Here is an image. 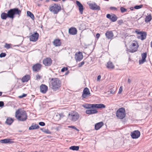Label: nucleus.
Segmentation results:
<instances>
[{
    "instance_id": "f257e3e1",
    "label": "nucleus",
    "mask_w": 152,
    "mask_h": 152,
    "mask_svg": "<svg viewBox=\"0 0 152 152\" xmlns=\"http://www.w3.org/2000/svg\"><path fill=\"white\" fill-rule=\"evenodd\" d=\"M61 81L57 78H52L50 83V87L54 91L59 90L61 86Z\"/></svg>"
},
{
    "instance_id": "f03ea898",
    "label": "nucleus",
    "mask_w": 152,
    "mask_h": 152,
    "mask_svg": "<svg viewBox=\"0 0 152 152\" xmlns=\"http://www.w3.org/2000/svg\"><path fill=\"white\" fill-rule=\"evenodd\" d=\"M15 117L18 120L20 121H25L28 117L26 111L22 110L20 109H18L16 111Z\"/></svg>"
},
{
    "instance_id": "7ed1b4c3",
    "label": "nucleus",
    "mask_w": 152,
    "mask_h": 152,
    "mask_svg": "<svg viewBox=\"0 0 152 152\" xmlns=\"http://www.w3.org/2000/svg\"><path fill=\"white\" fill-rule=\"evenodd\" d=\"M21 11L18 8H15L10 10L7 12L8 18L13 19L15 15H18L19 17L21 14Z\"/></svg>"
},
{
    "instance_id": "20e7f679",
    "label": "nucleus",
    "mask_w": 152,
    "mask_h": 152,
    "mask_svg": "<svg viewBox=\"0 0 152 152\" xmlns=\"http://www.w3.org/2000/svg\"><path fill=\"white\" fill-rule=\"evenodd\" d=\"M79 118V115L77 112L72 111L68 114V118L72 121L75 122L78 120Z\"/></svg>"
},
{
    "instance_id": "39448f33",
    "label": "nucleus",
    "mask_w": 152,
    "mask_h": 152,
    "mask_svg": "<svg viewBox=\"0 0 152 152\" xmlns=\"http://www.w3.org/2000/svg\"><path fill=\"white\" fill-rule=\"evenodd\" d=\"M125 110L123 107L119 108L116 111V116L119 119H123L125 116Z\"/></svg>"
},
{
    "instance_id": "423d86ee",
    "label": "nucleus",
    "mask_w": 152,
    "mask_h": 152,
    "mask_svg": "<svg viewBox=\"0 0 152 152\" xmlns=\"http://www.w3.org/2000/svg\"><path fill=\"white\" fill-rule=\"evenodd\" d=\"M61 7L60 5L57 4H54L51 6L49 8V10L54 14H57L61 10Z\"/></svg>"
},
{
    "instance_id": "0eeeda50",
    "label": "nucleus",
    "mask_w": 152,
    "mask_h": 152,
    "mask_svg": "<svg viewBox=\"0 0 152 152\" xmlns=\"http://www.w3.org/2000/svg\"><path fill=\"white\" fill-rule=\"evenodd\" d=\"M138 45L137 42L132 43L129 47L128 51L131 53H134L138 49Z\"/></svg>"
},
{
    "instance_id": "6e6552de",
    "label": "nucleus",
    "mask_w": 152,
    "mask_h": 152,
    "mask_svg": "<svg viewBox=\"0 0 152 152\" xmlns=\"http://www.w3.org/2000/svg\"><path fill=\"white\" fill-rule=\"evenodd\" d=\"M75 58L77 61H80L83 58L82 53L80 52H76L75 54Z\"/></svg>"
},
{
    "instance_id": "1a4fd4ad",
    "label": "nucleus",
    "mask_w": 152,
    "mask_h": 152,
    "mask_svg": "<svg viewBox=\"0 0 152 152\" xmlns=\"http://www.w3.org/2000/svg\"><path fill=\"white\" fill-rule=\"evenodd\" d=\"M91 93L88 88H85L83 91L82 97L83 98H86L87 97L90 96Z\"/></svg>"
},
{
    "instance_id": "9d476101",
    "label": "nucleus",
    "mask_w": 152,
    "mask_h": 152,
    "mask_svg": "<svg viewBox=\"0 0 152 152\" xmlns=\"http://www.w3.org/2000/svg\"><path fill=\"white\" fill-rule=\"evenodd\" d=\"M39 36V34L37 32H36L29 36L30 40L31 41L35 42L38 40Z\"/></svg>"
},
{
    "instance_id": "9b49d317",
    "label": "nucleus",
    "mask_w": 152,
    "mask_h": 152,
    "mask_svg": "<svg viewBox=\"0 0 152 152\" xmlns=\"http://www.w3.org/2000/svg\"><path fill=\"white\" fill-rule=\"evenodd\" d=\"M43 64L46 66H49L52 64V60L50 58H47L43 61Z\"/></svg>"
},
{
    "instance_id": "f8f14e48",
    "label": "nucleus",
    "mask_w": 152,
    "mask_h": 152,
    "mask_svg": "<svg viewBox=\"0 0 152 152\" xmlns=\"http://www.w3.org/2000/svg\"><path fill=\"white\" fill-rule=\"evenodd\" d=\"M90 9L94 10H99L100 9V7L97 5L95 3L88 4Z\"/></svg>"
},
{
    "instance_id": "ddd939ff",
    "label": "nucleus",
    "mask_w": 152,
    "mask_h": 152,
    "mask_svg": "<svg viewBox=\"0 0 152 152\" xmlns=\"http://www.w3.org/2000/svg\"><path fill=\"white\" fill-rule=\"evenodd\" d=\"M136 33L140 34V36L137 37V38L140 39L142 40H143L145 39L146 38V33L145 32H138L137 31H136Z\"/></svg>"
},
{
    "instance_id": "4468645a",
    "label": "nucleus",
    "mask_w": 152,
    "mask_h": 152,
    "mask_svg": "<svg viewBox=\"0 0 152 152\" xmlns=\"http://www.w3.org/2000/svg\"><path fill=\"white\" fill-rule=\"evenodd\" d=\"M131 135L133 139L138 138L140 135V132L138 130H135L131 133Z\"/></svg>"
},
{
    "instance_id": "2eb2a0df",
    "label": "nucleus",
    "mask_w": 152,
    "mask_h": 152,
    "mask_svg": "<svg viewBox=\"0 0 152 152\" xmlns=\"http://www.w3.org/2000/svg\"><path fill=\"white\" fill-rule=\"evenodd\" d=\"M106 38L108 39L112 40L114 37L113 34L111 31H107L105 34Z\"/></svg>"
},
{
    "instance_id": "dca6fc26",
    "label": "nucleus",
    "mask_w": 152,
    "mask_h": 152,
    "mask_svg": "<svg viewBox=\"0 0 152 152\" xmlns=\"http://www.w3.org/2000/svg\"><path fill=\"white\" fill-rule=\"evenodd\" d=\"M106 17L113 22L115 21L117 19V17L115 14L111 15L110 14H107L106 15Z\"/></svg>"
},
{
    "instance_id": "f3484780",
    "label": "nucleus",
    "mask_w": 152,
    "mask_h": 152,
    "mask_svg": "<svg viewBox=\"0 0 152 152\" xmlns=\"http://www.w3.org/2000/svg\"><path fill=\"white\" fill-rule=\"evenodd\" d=\"M41 67L42 65L39 63H37L33 66V70L34 72H38L40 70Z\"/></svg>"
},
{
    "instance_id": "a211bd4d",
    "label": "nucleus",
    "mask_w": 152,
    "mask_h": 152,
    "mask_svg": "<svg viewBox=\"0 0 152 152\" xmlns=\"http://www.w3.org/2000/svg\"><path fill=\"white\" fill-rule=\"evenodd\" d=\"M40 91L43 94H45L48 90V87L45 84H42L40 87Z\"/></svg>"
},
{
    "instance_id": "6ab92c4d",
    "label": "nucleus",
    "mask_w": 152,
    "mask_h": 152,
    "mask_svg": "<svg viewBox=\"0 0 152 152\" xmlns=\"http://www.w3.org/2000/svg\"><path fill=\"white\" fill-rule=\"evenodd\" d=\"M147 55V54L146 53H143L141 54L142 59L140 60L139 61V63L140 64H142L146 61V60L145 58L146 57Z\"/></svg>"
},
{
    "instance_id": "aec40b11",
    "label": "nucleus",
    "mask_w": 152,
    "mask_h": 152,
    "mask_svg": "<svg viewBox=\"0 0 152 152\" xmlns=\"http://www.w3.org/2000/svg\"><path fill=\"white\" fill-rule=\"evenodd\" d=\"M76 4L78 7L80 13L81 14H83L84 10L83 5L79 1H76Z\"/></svg>"
},
{
    "instance_id": "412c9836",
    "label": "nucleus",
    "mask_w": 152,
    "mask_h": 152,
    "mask_svg": "<svg viewBox=\"0 0 152 152\" xmlns=\"http://www.w3.org/2000/svg\"><path fill=\"white\" fill-rule=\"evenodd\" d=\"M0 142L2 143H13V141L12 139H6L1 140Z\"/></svg>"
},
{
    "instance_id": "4be33fe9",
    "label": "nucleus",
    "mask_w": 152,
    "mask_h": 152,
    "mask_svg": "<svg viewBox=\"0 0 152 152\" xmlns=\"http://www.w3.org/2000/svg\"><path fill=\"white\" fill-rule=\"evenodd\" d=\"M69 34L72 35H74L77 34V30L75 28H71L69 29Z\"/></svg>"
},
{
    "instance_id": "5701e85b",
    "label": "nucleus",
    "mask_w": 152,
    "mask_h": 152,
    "mask_svg": "<svg viewBox=\"0 0 152 152\" xmlns=\"http://www.w3.org/2000/svg\"><path fill=\"white\" fill-rule=\"evenodd\" d=\"M86 113L88 114H92L98 113V111L95 109L88 110H86Z\"/></svg>"
},
{
    "instance_id": "b1692460",
    "label": "nucleus",
    "mask_w": 152,
    "mask_h": 152,
    "mask_svg": "<svg viewBox=\"0 0 152 152\" xmlns=\"http://www.w3.org/2000/svg\"><path fill=\"white\" fill-rule=\"evenodd\" d=\"M103 125V123L102 122H101L96 123L95 125V129L96 130H98L100 129Z\"/></svg>"
},
{
    "instance_id": "393cba45",
    "label": "nucleus",
    "mask_w": 152,
    "mask_h": 152,
    "mask_svg": "<svg viewBox=\"0 0 152 152\" xmlns=\"http://www.w3.org/2000/svg\"><path fill=\"white\" fill-rule=\"evenodd\" d=\"M30 77L29 75H26L24 76L22 78V81L23 83L27 82L30 79Z\"/></svg>"
},
{
    "instance_id": "a878e982",
    "label": "nucleus",
    "mask_w": 152,
    "mask_h": 152,
    "mask_svg": "<svg viewBox=\"0 0 152 152\" xmlns=\"http://www.w3.org/2000/svg\"><path fill=\"white\" fill-rule=\"evenodd\" d=\"M53 44L54 46L57 47L61 45V42L59 39H56L53 41Z\"/></svg>"
},
{
    "instance_id": "bb28decb",
    "label": "nucleus",
    "mask_w": 152,
    "mask_h": 152,
    "mask_svg": "<svg viewBox=\"0 0 152 152\" xmlns=\"http://www.w3.org/2000/svg\"><path fill=\"white\" fill-rule=\"evenodd\" d=\"M14 120L10 118H8L6 121V123L8 125H10L13 122Z\"/></svg>"
},
{
    "instance_id": "cd10ccee",
    "label": "nucleus",
    "mask_w": 152,
    "mask_h": 152,
    "mask_svg": "<svg viewBox=\"0 0 152 152\" xmlns=\"http://www.w3.org/2000/svg\"><path fill=\"white\" fill-rule=\"evenodd\" d=\"M1 17L3 20H6L7 18H8V16L7 13L3 12L1 15Z\"/></svg>"
},
{
    "instance_id": "c85d7f7f",
    "label": "nucleus",
    "mask_w": 152,
    "mask_h": 152,
    "mask_svg": "<svg viewBox=\"0 0 152 152\" xmlns=\"http://www.w3.org/2000/svg\"><path fill=\"white\" fill-rule=\"evenodd\" d=\"M107 67L108 68L110 69H113L114 68V66L111 61H109L107 62Z\"/></svg>"
},
{
    "instance_id": "c756f323",
    "label": "nucleus",
    "mask_w": 152,
    "mask_h": 152,
    "mask_svg": "<svg viewBox=\"0 0 152 152\" xmlns=\"http://www.w3.org/2000/svg\"><path fill=\"white\" fill-rule=\"evenodd\" d=\"M39 126L37 124H35L34 125H32L29 128V130H33L39 129Z\"/></svg>"
},
{
    "instance_id": "7c9ffc66",
    "label": "nucleus",
    "mask_w": 152,
    "mask_h": 152,
    "mask_svg": "<svg viewBox=\"0 0 152 152\" xmlns=\"http://www.w3.org/2000/svg\"><path fill=\"white\" fill-rule=\"evenodd\" d=\"M152 17L151 15L146 16L145 18V21L146 23H148L150 22L151 20Z\"/></svg>"
},
{
    "instance_id": "2f4dec72",
    "label": "nucleus",
    "mask_w": 152,
    "mask_h": 152,
    "mask_svg": "<svg viewBox=\"0 0 152 152\" xmlns=\"http://www.w3.org/2000/svg\"><path fill=\"white\" fill-rule=\"evenodd\" d=\"M79 147L78 146H73L69 147V149L73 151H78L79 150Z\"/></svg>"
},
{
    "instance_id": "473e14b6",
    "label": "nucleus",
    "mask_w": 152,
    "mask_h": 152,
    "mask_svg": "<svg viewBox=\"0 0 152 152\" xmlns=\"http://www.w3.org/2000/svg\"><path fill=\"white\" fill-rule=\"evenodd\" d=\"M27 15L30 17L32 20H34V15L31 12L28 11L27 12Z\"/></svg>"
},
{
    "instance_id": "72a5a7b5",
    "label": "nucleus",
    "mask_w": 152,
    "mask_h": 152,
    "mask_svg": "<svg viewBox=\"0 0 152 152\" xmlns=\"http://www.w3.org/2000/svg\"><path fill=\"white\" fill-rule=\"evenodd\" d=\"M97 108H105L106 107V106L102 104H97Z\"/></svg>"
},
{
    "instance_id": "f704fd0d",
    "label": "nucleus",
    "mask_w": 152,
    "mask_h": 152,
    "mask_svg": "<svg viewBox=\"0 0 152 152\" xmlns=\"http://www.w3.org/2000/svg\"><path fill=\"white\" fill-rule=\"evenodd\" d=\"M83 106L86 109L91 108V104H86L83 105Z\"/></svg>"
},
{
    "instance_id": "c9c22d12",
    "label": "nucleus",
    "mask_w": 152,
    "mask_h": 152,
    "mask_svg": "<svg viewBox=\"0 0 152 152\" xmlns=\"http://www.w3.org/2000/svg\"><path fill=\"white\" fill-rule=\"evenodd\" d=\"M120 10L122 13L125 12L127 11V9L123 7H121L120 8Z\"/></svg>"
},
{
    "instance_id": "e433bc0d",
    "label": "nucleus",
    "mask_w": 152,
    "mask_h": 152,
    "mask_svg": "<svg viewBox=\"0 0 152 152\" xmlns=\"http://www.w3.org/2000/svg\"><path fill=\"white\" fill-rule=\"evenodd\" d=\"M143 6L142 5H137L134 7V8L136 9H140Z\"/></svg>"
},
{
    "instance_id": "4c0bfd02",
    "label": "nucleus",
    "mask_w": 152,
    "mask_h": 152,
    "mask_svg": "<svg viewBox=\"0 0 152 152\" xmlns=\"http://www.w3.org/2000/svg\"><path fill=\"white\" fill-rule=\"evenodd\" d=\"M10 44L6 43L4 47L7 49H9L10 48Z\"/></svg>"
},
{
    "instance_id": "58836bf2",
    "label": "nucleus",
    "mask_w": 152,
    "mask_h": 152,
    "mask_svg": "<svg viewBox=\"0 0 152 152\" xmlns=\"http://www.w3.org/2000/svg\"><path fill=\"white\" fill-rule=\"evenodd\" d=\"M6 55V54L5 53H1L0 54V57L2 58L5 57Z\"/></svg>"
},
{
    "instance_id": "ea45409f",
    "label": "nucleus",
    "mask_w": 152,
    "mask_h": 152,
    "mask_svg": "<svg viewBox=\"0 0 152 152\" xmlns=\"http://www.w3.org/2000/svg\"><path fill=\"white\" fill-rule=\"evenodd\" d=\"M97 104H91V108H97Z\"/></svg>"
},
{
    "instance_id": "a19ab883",
    "label": "nucleus",
    "mask_w": 152,
    "mask_h": 152,
    "mask_svg": "<svg viewBox=\"0 0 152 152\" xmlns=\"http://www.w3.org/2000/svg\"><path fill=\"white\" fill-rule=\"evenodd\" d=\"M84 63L85 62L84 61H82L78 64V66L79 67H81L84 64Z\"/></svg>"
},
{
    "instance_id": "79ce46f5",
    "label": "nucleus",
    "mask_w": 152,
    "mask_h": 152,
    "mask_svg": "<svg viewBox=\"0 0 152 152\" xmlns=\"http://www.w3.org/2000/svg\"><path fill=\"white\" fill-rule=\"evenodd\" d=\"M69 127L70 128H71L73 129H75V130H76L77 131H79V130L78 129H77L74 126H69Z\"/></svg>"
},
{
    "instance_id": "37998d69",
    "label": "nucleus",
    "mask_w": 152,
    "mask_h": 152,
    "mask_svg": "<svg viewBox=\"0 0 152 152\" xmlns=\"http://www.w3.org/2000/svg\"><path fill=\"white\" fill-rule=\"evenodd\" d=\"M67 69L68 68L67 67H64L61 69V72H63L67 70Z\"/></svg>"
},
{
    "instance_id": "c03bdc74",
    "label": "nucleus",
    "mask_w": 152,
    "mask_h": 152,
    "mask_svg": "<svg viewBox=\"0 0 152 152\" xmlns=\"http://www.w3.org/2000/svg\"><path fill=\"white\" fill-rule=\"evenodd\" d=\"M26 94H23L22 95L20 96H19V98H22L24 97H25L26 96Z\"/></svg>"
},
{
    "instance_id": "a18cd8bd",
    "label": "nucleus",
    "mask_w": 152,
    "mask_h": 152,
    "mask_svg": "<svg viewBox=\"0 0 152 152\" xmlns=\"http://www.w3.org/2000/svg\"><path fill=\"white\" fill-rule=\"evenodd\" d=\"M110 10H117V8L115 7H110Z\"/></svg>"
},
{
    "instance_id": "49530a36",
    "label": "nucleus",
    "mask_w": 152,
    "mask_h": 152,
    "mask_svg": "<svg viewBox=\"0 0 152 152\" xmlns=\"http://www.w3.org/2000/svg\"><path fill=\"white\" fill-rule=\"evenodd\" d=\"M39 125L41 126H44L45 125V123L43 122H39Z\"/></svg>"
},
{
    "instance_id": "de8ad7c7",
    "label": "nucleus",
    "mask_w": 152,
    "mask_h": 152,
    "mask_svg": "<svg viewBox=\"0 0 152 152\" xmlns=\"http://www.w3.org/2000/svg\"><path fill=\"white\" fill-rule=\"evenodd\" d=\"M4 105V103L3 102L0 101V107H2Z\"/></svg>"
},
{
    "instance_id": "09e8293b",
    "label": "nucleus",
    "mask_w": 152,
    "mask_h": 152,
    "mask_svg": "<svg viewBox=\"0 0 152 152\" xmlns=\"http://www.w3.org/2000/svg\"><path fill=\"white\" fill-rule=\"evenodd\" d=\"M122 86L120 87L119 89V91L118 92V94H121V93L122 92Z\"/></svg>"
},
{
    "instance_id": "8fccbe9b",
    "label": "nucleus",
    "mask_w": 152,
    "mask_h": 152,
    "mask_svg": "<svg viewBox=\"0 0 152 152\" xmlns=\"http://www.w3.org/2000/svg\"><path fill=\"white\" fill-rule=\"evenodd\" d=\"M42 131L43 132H45L46 133L48 134H49V133L48 132V129L46 130V129H44V130H43V129H42Z\"/></svg>"
},
{
    "instance_id": "3c124183",
    "label": "nucleus",
    "mask_w": 152,
    "mask_h": 152,
    "mask_svg": "<svg viewBox=\"0 0 152 152\" xmlns=\"http://www.w3.org/2000/svg\"><path fill=\"white\" fill-rule=\"evenodd\" d=\"M36 78L37 79H39L40 78V76L39 75H37L36 76Z\"/></svg>"
},
{
    "instance_id": "603ef678",
    "label": "nucleus",
    "mask_w": 152,
    "mask_h": 152,
    "mask_svg": "<svg viewBox=\"0 0 152 152\" xmlns=\"http://www.w3.org/2000/svg\"><path fill=\"white\" fill-rule=\"evenodd\" d=\"M115 92V91L113 89L111 90L110 93L111 94H114Z\"/></svg>"
},
{
    "instance_id": "864d4df0",
    "label": "nucleus",
    "mask_w": 152,
    "mask_h": 152,
    "mask_svg": "<svg viewBox=\"0 0 152 152\" xmlns=\"http://www.w3.org/2000/svg\"><path fill=\"white\" fill-rule=\"evenodd\" d=\"M100 36V35L99 34L97 33L96 35V38L97 39H98L99 37Z\"/></svg>"
},
{
    "instance_id": "5fc2aeb1",
    "label": "nucleus",
    "mask_w": 152,
    "mask_h": 152,
    "mask_svg": "<svg viewBox=\"0 0 152 152\" xmlns=\"http://www.w3.org/2000/svg\"><path fill=\"white\" fill-rule=\"evenodd\" d=\"M101 78V76L100 75H99L98 76L97 78V80H99Z\"/></svg>"
},
{
    "instance_id": "6e6d98bb",
    "label": "nucleus",
    "mask_w": 152,
    "mask_h": 152,
    "mask_svg": "<svg viewBox=\"0 0 152 152\" xmlns=\"http://www.w3.org/2000/svg\"><path fill=\"white\" fill-rule=\"evenodd\" d=\"M131 82V80L130 79H128V82L129 83H130Z\"/></svg>"
},
{
    "instance_id": "4d7b16f0",
    "label": "nucleus",
    "mask_w": 152,
    "mask_h": 152,
    "mask_svg": "<svg viewBox=\"0 0 152 152\" xmlns=\"http://www.w3.org/2000/svg\"><path fill=\"white\" fill-rule=\"evenodd\" d=\"M118 22H119L120 23H123V21L122 20H119L118 21Z\"/></svg>"
},
{
    "instance_id": "13d9d810",
    "label": "nucleus",
    "mask_w": 152,
    "mask_h": 152,
    "mask_svg": "<svg viewBox=\"0 0 152 152\" xmlns=\"http://www.w3.org/2000/svg\"><path fill=\"white\" fill-rule=\"evenodd\" d=\"M2 92H0V96H1L2 94Z\"/></svg>"
},
{
    "instance_id": "bf43d9fd",
    "label": "nucleus",
    "mask_w": 152,
    "mask_h": 152,
    "mask_svg": "<svg viewBox=\"0 0 152 152\" xmlns=\"http://www.w3.org/2000/svg\"><path fill=\"white\" fill-rule=\"evenodd\" d=\"M151 47L152 48V41L151 42Z\"/></svg>"
},
{
    "instance_id": "052dcab7",
    "label": "nucleus",
    "mask_w": 152,
    "mask_h": 152,
    "mask_svg": "<svg viewBox=\"0 0 152 152\" xmlns=\"http://www.w3.org/2000/svg\"><path fill=\"white\" fill-rule=\"evenodd\" d=\"M60 1V0H54V1Z\"/></svg>"
},
{
    "instance_id": "680f3d73",
    "label": "nucleus",
    "mask_w": 152,
    "mask_h": 152,
    "mask_svg": "<svg viewBox=\"0 0 152 152\" xmlns=\"http://www.w3.org/2000/svg\"><path fill=\"white\" fill-rule=\"evenodd\" d=\"M65 1V0H63V1Z\"/></svg>"
}]
</instances>
